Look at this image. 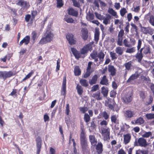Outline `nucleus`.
<instances>
[{
  "mask_svg": "<svg viewBox=\"0 0 154 154\" xmlns=\"http://www.w3.org/2000/svg\"><path fill=\"white\" fill-rule=\"evenodd\" d=\"M81 130L80 134L81 146L82 151L85 152L88 148L87 139L86 137V134L84 126L81 127Z\"/></svg>",
  "mask_w": 154,
  "mask_h": 154,
  "instance_id": "nucleus-1",
  "label": "nucleus"
},
{
  "mask_svg": "<svg viewBox=\"0 0 154 154\" xmlns=\"http://www.w3.org/2000/svg\"><path fill=\"white\" fill-rule=\"evenodd\" d=\"M54 36V35L51 32L47 31L44 36L41 38L38 44L40 45H43L49 43L52 40Z\"/></svg>",
  "mask_w": 154,
  "mask_h": 154,
  "instance_id": "nucleus-2",
  "label": "nucleus"
},
{
  "mask_svg": "<svg viewBox=\"0 0 154 154\" xmlns=\"http://www.w3.org/2000/svg\"><path fill=\"white\" fill-rule=\"evenodd\" d=\"M101 134L104 141H109L110 139V129L107 127L102 129Z\"/></svg>",
  "mask_w": 154,
  "mask_h": 154,
  "instance_id": "nucleus-3",
  "label": "nucleus"
},
{
  "mask_svg": "<svg viewBox=\"0 0 154 154\" xmlns=\"http://www.w3.org/2000/svg\"><path fill=\"white\" fill-rule=\"evenodd\" d=\"M90 56L92 59H95V58L98 57L100 62H103L105 55L104 53L102 51H100L98 54L97 51H93L91 54Z\"/></svg>",
  "mask_w": 154,
  "mask_h": 154,
  "instance_id": "nucleus-4",
  "label": "nucleus"
},
{
  "mask_svg": "<svg viewBox=\"0 0 154 154\" xmlns=\"http://www.w3.org/2000/svg\"><path fill=\"white\" fill-rule=\"evenodd\" d=\"M139 76V75L137 72L131 75L126 81V83L131 85H134L136 83V80Z\"/></svg>",
  "mask_w": 154,
  "mask_h": 154,
  "instance_id": "nucleus-5",
  "label": "nucleus"
},
{
  "mask_svg": "<svg viewBox=\"0 0 154 154\" xmlns=\"http://www.w3.org/2000/svg\"><path fill=\"white\" fill-rule=\"evenodd\" d=\"M124 35V31L123 29H121L119 32L118 38V39L117 42V45L120 46L122 45L123 36Z\"/></svg>",
  "mask_w": 154,
  "mask_h": 154,
  "instance_id": "nucleus-6",
  "label": "nucleus"
},
{
  "mask_svg": "<svg viewBox=\"0 0 154 154\" xmlns=\"http://www.w3.org/2000/svg\"><path fill=\"white\" fill-rule=\"evenodd\" d=\"M16 5L24 9H27L29 8L30 5L29 2L24 0H19L16 3Z\"/></svg>",
  "mask_w": 154,
  "mask_h": 154,
  "instance_id": "nucleus-7",
  "label": "nucleus"
},
{
  "mask_svg": "<svg viewBox=\"0 0 154 154\" xmlns=\"http://www.w3.org/2000/svg\"><path fill=\"white\" fill-rule=\"evenodd\" d=\"M132 96L128 93L123 95L122 98L123 102L126 104L131 102L132 100Z\"/></svg>",
  "mask_w": 154,
  "mask_h": 154,
  "instance_id": "nucleus-8",
  "label": "nucleus"
},
{
  "mask_svg": "<svg viewBox=\"0 0 154 154\" xmlns=\"http://www.w3.org/2000/svg\"><path fill=\"white\" fill-rule=\"evenodd\" d=\"M135 114V112L130 109H127L124 112V116L125 118L127 119H130L134 117Z\"/></svg>",
  "mask_w": 154,
  "mask_h": 154,
  "instance_id": "nucleus-9",
  "label": "nucleus"
},
{
  "mask_svg": "<svg viewBox=\"0 0 154 154\" xmlns=\"http://www.w3.org/2000/svg\"><path fill=\"white\" fill-rule=\"evenodd\" d=\"M66 38L70 45L75 44L76 43V38H74V36L71 33H68L66 35Z\"/></svg>",
  "mask_w": 154,
  "mask_h": 154,
  "instance_id": "nucleus-10",
  "label": "nucleus"
},
{
  "mask_svg": "<svg viewBox=\"0 0 154 154\" xmlns=\"http://www.w3.org/2000/svg\"><path fill=\"white\" fill-rule=\"evenodd\" d=\"M36 143L37 154H39L42 146V140L40 136L38 137L36 139Z\"/></svg>",
  "mask_w": 154,
  "mask_h": 154,
  "instance_id": "nucleus-11",
  "label": "nucleus"
},
{
  "mask_svg": "<svg viewBox=\"0 0 154 154\" xmlns=\"http://www.w3.org/2000/svg\"><path fill=\"white\" fill-rule=\"evenodd\" d=\"M63 82L61 88V92L63 95L65 96L66 92V76H65L63 78Z\"/></svg>",
  "mask_w": 154,
  "mask_h": 154,
  "instance_id": "nucleus-12",
  "label": "nucleus"
},
{
  "mask_svg": "<svg viewBox=\"0 0 154 154\" xmlns=\"http://www.w3.org/2000/svg\"><path fill=\"white\" fill-rule=\"evenodd\" d=\"M137 142L139 144V146L141 147H145L148 145L146 140L143 137L139 138Z\"/></svg>",
  "mask_w": 154,
  "mask_h": 154,
  "instance_id": "nucleus-13",
  "label": "nucleus"
},
{
  "mask_svg": "<svg viewBox=\"0 0 154 154\" xmlns=\"http://www.w3.org/2000/svg\"><path fill=\"white\" fill-rule=\"evenodd\" d=\"M30 37L29 35H26L24 37L23 39L20 42L19 45L20 46H21L23 44L25 45H27L30 42Z\"/></svg>",
  "mask_w": 154,
  "mask_h": 154,
  "instance_id": "nucleus-14",
  "label": "nucleus"
},
{
  "mask_svg": "<svg viewBox=\"0 0 154 154\" xmlns=\"http://www.w3.org/2000/svg\"><path fill=\"white\" fill-rule=\"evenodd\" d=\"M108 71L110 73V75L113 76L116 75L117 70L114 66L109 64L108 66Z\"/></svg>",
  "mask_w": 154,
  "mask_h": 154,
  "instance_id": "nucleus-15",
  "label": "nucleus"
},
{
  "mask_svg": "<svg viewBox=\"0 0 154 154\" xmlns=\"http://www.w3.org/2000/svg\"><path fill=\"white\" fill-rule=\"evenodd\" d=\"M96 146V149L98 154H100L103 151V145L101 142H98Z\"/></svg>",
  "mask_w": 154,
  "mask_h": 154,
  "instance_id": "nucleus-16",
  "label": "nucleus"
},
{
  "mask_svg": "<svg viewBox=\"0 0 154 154\" xmlns=\"http://www.w3.org/2000/svg\"><path fill=\"white\" fill-rule=\"evenodd\" d=\"M91 48V45L88 44L85 46L81 50V53L82 54H84L87 53L88 50H89Z\"/></svg>",
  "mask_w": 154,
  "mask_h": 154,
  "instance_id": "nucleus-17",
  "label": "nucleus"
},
{
  "mask_svg": "<svg viewBox=\"0 0 154 154\" xmlns=\"http://www.w3.org/2000/svg\"><path fill=\"white\" fill-rule=\"evenodd\" d=\"M89 138L91 145L93 146L96 145L97 141L95 136L93 135H90L89 136Z\"/></svg>",
  "mask_w": 154,
  "mask_h": 154,
  "instance_id": "nucleus-18",
  "label": "nucleus"
},
{
  "mask_svg": "<svg viewBox=\"0 0 154 154\" xmlns=\"http://www.w3.org/2000/svg\"><path fill=\"white\" fill-rule=\"evenodd\" d=\"M71 51L77 59H79L81 57V55L80 53L76 50V48H72Z\"/></svg>",
  "mask_w": 154,
  "mask_h": 154,
  "instance_id": "nucleus-19",
  "label": "nucleus"
},
{
  "mask_svg": "<svg viewBox=\"0 0 154 154\" xmlns=\"http://www.w3.org/2000/svg\"><path fill=\"white\" fill-rule=\"evenodd\" d=\"M68 13L69 15L75 17H77L78 15V11L75 10L72 8H70L68 10Z\"/></svg>",
  "mask_w": 154,
  "mask_h": 154,
  "instance_id": "nucleus-20",
  "label": "nucleus"
},
{
  "mask_svg": "<svg viewBox=\"0 0 154 154\" xmlns=\"http://www.w3.org/2000/svg\"><path fill=\"white\" fill-rule=\"evenodd\" d=\"M112 18V17L109 14L106 15V17H105L103 18V23L106 25L108 24H109L110 23V20Z\"/></svg>",
  "mask_w": 154,
  "mask_h": 154,
  "instance_id": "nucleus-21",
  "label": "nucleus"
},
{
  "mask_svg": "<svg viewBox=\"0 0 154 154\" xmlns=\"http://www.w3.org/2000/svg\"><path fill=\"white\" fill-rule=\"evenodd\" d=\"M124 143L125 144L128 143L130 141L131 136L130 134L128 133L123 135Z\"/></svg>",
  "mask_w": 154,
  "mask_h": 154,
  "instance_id": "nucleus-22",
  "label": "nucleus"
},
{
  "mask_svg": "<svg viewBox=\"0 0 154 154\" xmlns=\"http://www.w3.org/2000/svg\"><path fill=\"white\" fill-rule=\"evenodd\" d=\"M82 37L84 40H86L88 38V31L86 28H83L82 30Z\"/></svg>",
  "mask_w": 154,
  "mask_h": 154,
  "instance_id": "nucleus-23",
  "label": "nucleus"
},
{
  "mask_svg": "<svg viewBox=\"0 0 154 154\" xmlns=\"http://www.w3.org/2000/svg\"><path fill=\"white\" fill-rule=\"evenodd\" d=\"M99 77L97 75H94L92 79L89 81V83L91 85L95 84L97 83L98 78Z\"/></svg>",
  "mask_w": 154,
  "mask_h": 154,
  "instance_id": "nucleus-24",
  "label": "nucleus"
},
{
  "mask_svg": "<svg viewBox=\"0 0 154 154\" xmlns=\"http://www.w3.org/2000/svg\"><path fill=\"white\" fill-rule=\"evenodd\" d=\"M93 97L97 100H101L103 98L99 91H98L94 93L93 94Z\"/></svg>",
  "mask_w": 154,
  "mask_h": 154,
  "instance_id": "nucleus-25",
  "label": "nucleus"
},
{
  "mask_svg": "<svg viewBox=\"0 0 154 154\" xmlns=\"http://www.w3.org/2000/svg\"><path fill=\"white\" fill-rule=\"evenodd\" d=\"M100 84L102 85H109L108 80L106 78V75H104L102 77L100 82Z\"/></svg>",
  "mask_w": 154,
  "mask_h": 154,
  "instance_id": "nucleus-26",
  "label": "nucleus"
},
{
  "mask_svg": "<svg viewBox=\"0 0 154 154\" xmlns=\"http://www.w3.org/2000/svg\"><path fill=\"white\" fill-rule=\"evenodd\" d=\"M100 32L98 28H96L94 35V41L97 42L99 39Z\"/></svg>",
  "mask_w": 154,
  "mask_h": 154,
  "instance_id": "nucleus-27",
  "label": "nucleus"
},
{
  "mask_svg": "<svg viewBox=\"0 0 154 154\" xmlns=\"http://www.w3.org/2000/svg\"><path fill=\"white\" fill-rule=\"evenodd\" d=\"M108 12L116 18H118L119 17V16L117 15L116 12L112 8H109L108 9Z\"/></svg>",
  "mask_w": 154,
  "mask_h": 154,
  "instance_id": "nucleus-28",
  "label": "nucleus"
},
{
  "mask_svg": "<svg viewBox=\"0 0 154 154\" xmlns=\"http://www.w3.org/2000/svg\"><path fill=\"white\" fill-rule=\"evenodd\" d=\"M153 100V98L152 96L150 95L148 98L146 99L145 101V103L146 105L150 104Z\"/></svg>",
  "mask_w": 154,
  "mask_h": 154,
  "instance_id": "nucleus-29",
  "label": "nucleus"
},
{
  "mask_svg": "<svg viewBox=\"0 0 154 154\" xmlns=\"http://www.w3.org/2000/svg\"><path fill=\"white\" fill-rule=\"evenodd\" d=\"M108 92V88L106 87L103 86L101 88V92L104 97H106L107 96Z\"/></svg>",
  "mask_w": 154,
  "mask_h": 154,
  "instance_id": "nucleus-30",
  "label": "nucleus"
},
{
  "mask_svg": "<svg viewBox=\"0 0 154 154\" xmlns=\"http://www.w3.org/2000/svg\"><path fill=\"white\" fill-rule=\"evenodd\" d=\"M74 73L75 76H79L81 75V71L79 66H76L75 67Z\"/></svg>",
  "mask_w": 154,
  "mask_h": 154,
  "instance_id": "nucleus-31",
  "label": "nucleus"
},
{
  "mask_svg": "<svg viewBox=\"0 0 154 154\" xmlns=\"http://www.w3.org/2000/svg\"><path fill=\"white\" fill-rule=\"evenodd\" d=\"M115 51L119 55H121L123 53V48L120 47H117L116 48Z\"/></svg>",
  "mask_w": 154,
  "mask_h": 154,
  "instance_id": "nucleus-32",
  "label": "nucleus"
},
{
  "mask_svg": "<svg viewBox=\"0 0 154 154\" xmlns=\"http://www.w3.org/2000/svg\"><path fill=\"white\" fill-rule=\"evenodd\" d=\"M135 57L137 61L139 63H141L143 57V54H141L140 53H137L135 56Z\"/></svg>",
  "mask_w": 154,
  "mask_h": 154,
  "instance_id": "nucleus-33",
  "label": "nucleus"
},
{
  "mask_svg": "<svg viewBox=\"0 0 154 154\" xmlns=\"http://www.w3.org/2000/svg\"><path fill=\"white\" fill-rule=\"evenodd\" d=\"M5 80L7 78H10L14 75L13 72L11 71H5Z\"/></svg>",
  "mask_w": 154,
  "mask_h": 154,
  "instance_id": "nucleus-34",
  "label": "nucleus"
},
{
  "mask_svg": "<svg viewBox=\"0 0 154 154\" xmlns=\"http://www.w3.org/2000/svg\"><path fill=\"white\" fill-rule=\"evenodd\" d=\"M76 89L77 90L78 94L80 95H81L83 93V89L82 87L79 84H78L76 86Z\"/></svg>",
  "mask_w": 154,
  "mask_h": 154,
  "instance_id": "nucleus-35",
  "label": "nucleus"
},
{
  "mask_svg": "<svg viewBox=\"0 0 154 154\" xmlns=\"http://www.w3.org/2000/svg\"><path fill=\"white\" fill-rule=\"evenodd\" d=\"M64 19V20L68 23H72L74 21V20L72 17H69L68 15H65Z\"/></svg>",
  "mask_w": 154,
  "mask_h": 154,
  "instance_id": "nucleus-36",
  "label": "nucleus"
},
{
  "mask_svg": "<svg viewBox=\"0 0 154 154\" xmlns=\"http://www.w3.org/2000/svg\"><path fill=\"white\" fill-rule=\"evenodd\" d=\"M79 82L84 87H86L88 85V82L86 79H82L80 80Z\"/></svg>",
  "mask_w": 154,
  "mask_h": 154,
  "instance_id": "nucleus-37",
  "label": "nucleus"
},
{
  "mask_svg": "<svg viewBox=\"0 0 154 154\" xmlns=\"http://www.w3.org/2000/svg\"><path fill=\"white\" fill-rule=\"evenodd\" d=\"M132 61H130L124 64V66L125 67L126 70H129L131 69V67L132 66Z\"/></svg>",
  "mask_w": 154,
  "mask_h": 154,
  "instance_id": "nucleus-38",
  "label": "nucleus"
},
{
  "mask_svg": "<svg viewBox=\"0 0 154 154\" xmlns=\"http://www.w3.org/2000/svg\"><path fill=\"white\" fill-rule=\"evenodd\" d=\"M114 24L116 25H117L119 24V27L121 29V26L123 24V21H122L120 20L119 19H115L114 20Z\"/></svg>",
  "mask_w": 154,
  "mask_h": 154,
  "instance_id": "nucleus-39",
  "label": "nucleus"
},
{
  "mask_svg": "<svg viewBox=\"0 0 154 154\" xmlns=\"http://www.w3.org/2000/svg\"><path fill=\"white\" fill-rule=\"evenodd\" d=\"M31 38L33 42H35L38 38L37 34L36 31H33L32 32V33Z\"/></svg>",
  "mask_w": 154,
  "mask_h": 154,
  "instance_id": "nucleus-40",
  "label": "nucleus"
},
{
  "mask_svg": "<svg viewBox=\"0 0 154 154\" xmlns=\"http://www.w3.org/2000/svg\"><path fill=\"white\" fill-rule=\"evenodd\" d=\"M34 72L33 70H31L30 72L22 80L21 82L25 81L26 80L29 79L34 73Z\"/></svg>",
  "mask_w": 154,
  "mask_h": 154,
  "instance_id": "nucleus-41",
  "label": "nucleus"
},
{
  "mask_svg": "<svg viewBox=\"0 0 154 154\" xmlns=\"http://www.w3.org/2000/svg\"><path fill=\"white\" fill-rule=\"evenodd\" d=\"M154 33V29L150 27H148L146 34H149L152 35Z\"/></svg>",
  "mask_w": 154,
  "mask_h": 154,
  "instance_id": "nucleus-42",
  "label": "nucleus"
},
{
  "mask_svg": "<svg viewBox=\"0 0 154 154\" xmlns=\"http://www.w3.org/2000/svg\"><path fill=\"white\" fill-rule=\"evenodd\" d=\"M64 5L63 0H57V7L58 8H60Z\"/></svg>",
  "mask_w": 154,
  "mask_h": 154,
  "instance_id": "nucleus-43",
  "label": "nucleus"
},
{
  "mask_svg": "<svg viewBox=\"0 0 154 154\" xmlns=\"http://www.w3.org/2000/svg\"><path fill=\"white\" fill-rule=\"evenodd\" d=\"M142 79L143 82H145L147 84H150L151 83V80L148 76H143Z\"/></svg>",
  "mask_w": 154,
  "mask_h": 154,
  "instance_id": "nucleus-44",
  "label": "nucleus"
},
{
  "mask_svg": "<svg viewBox=\"0 0 154 154\" xmlns=\"http://www.w3.org/2000/svg\"><path fill=\"white\" fill-rule=\"evenodd\" d=\"M127 13V11L126 9L125 8H123L120 11V13L121 16L123 17L125 14Z\"/></svg>",
  "mask_w": 154,
  "mask_h": 154,
  "instance_id": "nucleus-45",
  "label": "nucleus"
},
{
  "mask_svg": "<svg viewBox=\"0 0 154 154\" xmlns=\"http://www.w3.org/2000/svg\"><path fill=\"white\" fill-rule=\"evenodd\" d=\"M150 49L149 46H147L145 48H144L143 53L144 54H150Z\"/></svg>",
  "mask_w": 154,
  "mask_h": 154,
  "instance_id": "nucleus-46",
  "label": "nucleus"
},
{
  "mask_svg": "<svg viewBox=\"0 0 154 154\" xmlns=\"http://www.w3.org/2000/svg\"><path fill=\"white\" fill-rule=\"evenodd\" d=\"M111 122L114 123L116 124L117 122V117L116 115H112L110 117Z\"/></svg>",
  "mask_w": 154,
  "mask_h": 154,
  "instance_id": "nucleus-47",
  "label": "nucleus"
},
{
  "mask_svg": "<svg viewBox=\"0 0 154 154\" xmlns=\"http://www.w3.org/2000/svg\"><path fill=\"white\" fill-rule=\"evenodd\" d=\"M90 119L91 118L89 115L87 113H85L84 117V119L85 121L86 122L88 123L89 122Z\"/></svg>",
  "mask_w": 154,
  "mask_h": 154,
  "instance_id": "nucleus-48",
  "label": "nucleus"
},
{
  "mask_svg": "<svg viewBox=\"0 0 154 154\" xmlns=\"http://www.w3.org/2000/svg\"><path fill=\"white\" fill-rule=\"evenodd\" d=\"M139 26L140 28L141 31L144 34H146L148 27H146L142 26L141 24L139 25Z\"/></svg>",
  "mask_w": 154,
  "mask_h": 154,
  "instance_id": "nucleus-49",
  "label": "nucleus"
},
{
  "mask_svg": "<svg viewBox=\"0 0 154 154\" xmlns=\"http://www.w3.org/2000/svg\"><path fill=\"white\" fill-rule=\"evenodd\" d=\"M79 109L80 112L83 113H85V112L88 110V108L87 107L84 106L83 107H79Z\"/></svg>",
  "mask_w": 154,
  "mask_h": 154,
  "instance_id": "nucleus-50",
  "label": "nucleus"
},
{
  "mask_svg": "<svg viewBox=\"0 0 154 154\" xmlns=\"http://www.w3.org/2000/svg\"><path fill=\"white\" fill-rule=\"evenodd\" d=\"M136 48L135 47H133L130 48H127L126 51V52L129 53H132L135 52L136 51Z\"/></svg>",
  "mask_w": 154,
  "mask_h": 154,
  "instance_id": "nucleus-51",
  "label": "nucleus"
},
{
  "mask_svg": "<svg viewBox=\"0 0 154 154\" xmlns=\"http://www.w3.org/2000/svg\"><path fill=\"white\" fill-rule=\"evenodd\" d=\"M102 116L106 120L108 119L109 118V115L106 111H104L102 112L101 113Z\"/></svg>",
  "mask_w": 154,
  "mask_h": 154,
  "instance_id": "nucleus-52",
  "label": "nucleus"
},
{
  "mask_svg": "<svg viewBox=\"0 0 154 154\" xmlns=\"http://www.w3.org/2000/svg\"><path fill=\"white\" fill-rule=\"evenodd\" d=\"M123 43L125 47L130 48L132 47V45L131 44H129L128 41L126 39H125L124 40Z\"/></svg>",
  "mask_w": 154,
  "mask_h": 154,
  "instance_id": "nucleus-53",
  "label": "nucleus"
},
{
  "mask_svg": "<svg viewBox=\"0 0 154 154\" xmlns=\"http://www.w3.org/2000/svg\"><path fill=\"white\" fill-rule=\"evenodd\" d=\"M17 90L16 89L14 88L13 89L12 91L9 94V95L13 97L14 96L16 97H17Z\"/></svg>",
  "mask_w": 154,
  "mask_h": 154,
  "instance_id": "nucleus-54",
  "label": "nucleus"
},
{
  "mask_svg": "<svg viewBox=\"0 0 154 154\" xmlns=\"http://www.w3.org/2000/svg\"><path fill=\"white\" fill-rule=\"evenodd\" d=\"M149 23L153 26H154V16L152 15L149 17Z\"/></svg>",
  "mask_w": 154,
  "mask_h": 154,
  "instance_id": "nucleus-55",
  "label": "nucleus"
},
{
  "mask_svg": "<svg viewBox=\"0 0 154 154\" xmlns=\"http://www.w3.org/2000/svg\"><path fill=\"white\" fill-rule=\"evenodd\" d=\"M5 71H0V79H2L3 80H5Z\"/></svg>",
  "mask_w": 154,
  "mask_h": 154,
  "instance_id": "nucleus-56",
  "label": "nucleus"
},
{
  "mask_svg": "<svg viewBox=\"0 0 154 154\" xmlns=\"http://www.w3.org/2000/svg\"><path fill=\"white\" fill-rule=\"evenodd\" d=\"M110 54L112 60L116 59L117 58V55L115 53L111 51L110 52Z\"/></svg>",
  "mask_w": 154,
  "mask_h": 154,
  "instance_id": "nucleus-57",
  "label": "nucleus"
},
{
  "mask_svg": "<svg viewBox=\"0 0 154 154\" xmlns=\"http://www.w3.org/2000/svg\"><path fill=\"white\" fill-rule=\"evenodd\" d=\"M72 1L73 3V5L75 7L80 8V5L79 3L76 0H72Z\"/></svg>",
  "mask_w": 154,
  "mask_h": 154,
  "instance_id": "nucleus-58",
  "label": "nucleus"
},
{
  "mask_svg": "<svg viewBox=\"0 0 154 154\" xmlns=\"http://www.w3.org/2000/svg\"><path fill=\"white\" fill-rule=\"evenodd\" d=\"M152 135L151 132L149 131L146 132L144 134L142 135V137L145 138H148Z\"/></svg>",
  "mask_w": 154,
  "mask_h": 154,
  "instance_id": "nucleus-59",
  "label": "nucleus"
},
{
  "mask_svg": "<svg viewBox=\"0 0 154 154\" xmlns=\"http://www.w3.org/2000/svg\"><path fill=\"white\" fill-rule=\"evenodd\" d=\"M144 120L143 119L142 117H140L138 119H137L136 121V122L137 123H138L140 124H143L144 122Z\"/></svg>",
  "mask_w": 154,
  "mask_h": 154,
  "instance_id": "nucleus-60",
  "label": "nucleus"
},
{
  "mask_svg": "<svg viewBox=\"0 0 154 154\" xmlns=\"http://www.w3.org/2000/svg\"><path fill=\"white\" fill-rule=\"evenodd\" d=\"M70 111L69 105V104H67L66 105L65 109L66 113L67 115H69Z\"/></svg>",
  "mask_w": 154,
  "mask_h": 154,
  "instance_id": "nucleus-61",
  "label": "nucleus"
},
{
  "mask_svg": "<svg viewBox=\"0 0 154 154\" xmlns=\"http://www.w3.org/2000/svg\"><path fill=\"white\" fill-rule=\"evenodd\" d=\"M31 15L32 18L34 19L35 16L37 15V11L36 10H33L31 11Z\"/></svg>",
  "mask_w": 154,
  "mask_h": 154,
  "instance_id": "nucleus-62",
  "label": "nucleus"
},
{
  "mask_svg": "<svg viewBox=\"0 0 154 154\" xmlns=\"http://www.w3.org/2000/svg\"><path fill=\"white\" fill-rule=\"evenodd\" d=\"M130 27V24L128 22L126 23V25L124 28V30L125 31V32L127 33H128L129 32V28Z\"/></svg>",
  "mask_w": 154,
  "mask_h": 154,
  "instance_id": "nucleus-63",
  "label": "nucleus"
},
{
  "mask_svg": "<svg viewBox=\"0 0 154 154\" xmlns=\"http://www.w3.org/2000/svg\"><path fill=\"white\" fill-rule=\"evenodd\" d=\"M91 72L90 71L86 70V72L85 74H84L83 77L85 78H87L89 77L91 73Z\"/></svg>",
  "mask_w": 154,
  "mask_h": 154,
  "instance_id": "nucleus-64",
  "label": "nucleus"
}]
</instances>
